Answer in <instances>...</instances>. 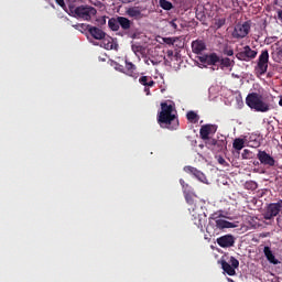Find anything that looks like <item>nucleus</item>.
I'll use <instances>...</instances> for the list:
<instances>
[{
	"label": "nucleus",
	"mask_w": 282,
	"mask_h": 282,
	"mask_svg": "<svg viewBox=\"0 0 282 282\" xmlns=\"http://www.w3.org/2000/svg\"><path fill=\"white\" fill-rule=\"evenodd\" d=\"M156 120L161 129L175 131L180 127L177 110H175V106L169 105L167 102H161V111L158 113Z\"/></svg>",
	"instance_id": "f257e3e1"
},
{
	"label": "nucleus",
	"mask_w": 282,
	"mask_h": 282,
	"mask_svg": "<svg viewBox=\"0 0 282 282\" xmlns=\"http://www.w3.org/2000/svg\"><path fill=\"white\" fill-rule=\"evenodd\" d=\"M226 228H235V225L217 214H212L208 218V224L206 226V232L209 237H217L221 235Z\"/></svg>",
	"instance_id": "f03ea898"
},
{
	"label": "nucleus",
	"mask_w": 282,
	"mask_h": 282,
	"mask_svg": "<svg viewBox=\"0 0 282 282\" xmlns=\"http://www.w3.org/2000/svg\"><path fill=\"white\" fill-rule=\"evenodd\" d=\"M191 220L202 232H204V225L206 224V212L204 210V202L198 200L188 208Z\"/></svg>",
	"instance_id": "7ed1b4c3"
},
{
	"label": "nucleus",
	"mask_w": 282,
	"mask_h": 282,
	"mask_svg": "<svg viewBox=\"0 0 282 282\" xmlns=\"http://www.w3.org/2000/svg\"><path fill=\"white\" fill-rule=\"evenodd\" d=\"M68 10L70 17H75V19H83L84 21H91V17H96L98 13L96 8L90 6L76 7L74 4H68Z\"/></svg>",
	"instance_id": "20e7f679"
},
{
	"label": "nucleus",
	"mask_w": 282,
	"mask_h": 282,
	"mask_svg": "<svg viewBox=\"0 0 282 282\" xmlns=\"http://www.w3.org/2000/svg\"><path fill=\"white\" fill-rule=\"evenodd\" d=\"M246 105H248L250 109H254V111H259L260 113H267V111H270V104L263 101V96L257 93H250L246 97Z\"/></svg>",
	"instance_id": "39448f33"
},
{
	"label": "nucleus",
	"mask_w": 282,
	"mask_h": 282,
	"mask_svg": "<svg viewBox=\"0 0 282 282\" xmlns=\"http://www.w3.org/2000/svg\"><path fill=\"white\" fill-rule=\"evenodd\" d=\"M270 63V53L268 50H262L254 66V74L258 78L268 74V65Z\"/></svg>",
	"instance_id": "423d86ee"
},
{
	"label": "nucleus",
	"mask_w": 282,
	"mask_h": 282,
	"mask_svg": "<svg viewBox=\"0 0 282 282\" xmlns=\"http://www.w3.org/2000/svg\"><path fill=\"white\" fill-rule=\"evenodd\" d=\"M219 263L225 274H228V276L237 275V269L239 268V260H237V258L231 256L229 262L221 259Z\"/></svg>",
	"instance_id": "0eeeda50"
},
{
	"label": "nucleus",
	"mask_w": 282,
	"mask_h": 282,
	"mask_svg": "<svg viewBox=\"0 0 282 282\" xmlns=\"http://www.w3.org/2000/svg\"><path fill=\"white\" fill-rule=\"evenodd\" d=\"M257 54H259L257 50H252L250 45H246L236 54V58L245 63H250V61L257 58Z\"/></svg>",
	"instance_id": "6e6552de"
},
{
	"label": "nucleus",
	"mask_w": 282,
	"mask_h": 282,
	"mask_svg": "<svg viewBox=\"0 0 282 282\" xmlns=\"http://www.w3.org/2000/svg\"><path fill=\"white\" fill-rule=\"evenodd\" d=\"M216 133H217V124L207 123L202 126L199 130L200 139H203L205 144L206 142H210V140H213L210 135H215Z\"/></svg>",
	"instance_id": "1a4fd4ad"
},
{
	"label": "nucleus",
	"mask_w": 282,
	"mask_h": 282,
	"mask_svg": "<svg viewBox=\"0 0 282 282\" xmlns=\"http://www.w3.org/2000/svg\"><path fill=\"white\" fill-rule=\"evenodd\" d=\"M206 145L214 151V153H221V151H226L228 147V141L226 139L217 140L210 139L206 141Z\"/></svg>",
	"instance_id": "9d476101"
},
{
	"label": "nucleus",
	"mask_w": 282,
	"mask_h": 282,
	"mask_svg": "<svg viewBox=\"0 0 282 282\" xmlns=\"http://www.w3.org/2000/svg\"><path fill=\"white\" fill-rule=\"evenodd\" d=\"M282 210V202L271 203L267 206V209L263 214L264 219L270 220L274 219Z\"/></svg>",
	"instance_id": "9b49d317"
},
{
	"label": "nucleus",
	"mask_w": 282,
	"mask_h": 282,
	"mask_svg": "<svg viewBox=\"0 0 282 282\" xmlns=\"http://www.w3.org/2000/svg\"><path fill=\"white\" fill-rule=\"evenodd\" d=\"M247 34H250V23L245 22L242 24H237L232 32L234 39H246Z\"/></svg>",
	"instance_id": "f8f14e48"
},
{
	"label": "nucleus",
	"mask_w": 282,
	"mask_h": 282,
	"mask_svg": "<svg viewBox=\"0 0 282 282\" xmlns=\"http://www.w3.org/2000/svg\"><path fill=\"white\" fill-rule=\"evenodd\" d=\"M257 159L264 166H274V164H276V161L274 160V158L265 151H261V150L258 151Z\"/></svg>",
	"instance_id": "ddd939ff"
},
{
	"label": "nucleus",
	"mask_w": 282,
	"mask_h": 282,
	"mask_svg": "<svg viewBox=\"0 0 282 282\" xmlns=\"http://www.w3.org/2000/svg\"><path fill=\"white\" fill-rule=\"evenodd\" d=\"M216 242L220 248H232L235 246V236L227 234L217 238Z\"/></svg>",
	"instance_id": "4468645a"
},
{
	"label": "nucleus",
	"mask_w": 282,
	"mask_h": 282,
	"mask_svg": "<svg viewBox=\"0 0 282 282\" xmlns=\"http://www.w3.org/2000/svg\"><path fill=\"white\" fill-rule=\"evenodd\" d=\"M86 30L96 41H102V39L107 36V33H105L100 28L93 26L90 24L87 25Z\"/></svg>",
	"instance_id": "2eb2a0df"
},
{
	"label": "nucleus",
	"mask_w": 282,
	"mask_h": 282,
	"mask_svg": "<svg viewBox=\"0 0 282 282\" xmlns=\"http://www.w3.org/2000/svg\"><path fill=\"white\" fill-rule=\"evenodd\" d=\"M219 55L217 53H210L200 57V63H206V65H217L219 64Z\"/></svg>",
	"instance_id": "dca6fc26"
},
{
	"label": "nucleus",
	"mask_w": 282,
	"mask_h": 282,
	"mask_svg": "<svg viewBox=\"0 0 282 282\" xmlns=\"http://www.w3.org/2000/svg\"><path fill=\"white\" fill-rule=\"evenodd\" d=\"M204 50H206V43L203 40L192 42V52H194V54H202Z\"/></svg>",
	"instance_id": "f3484780"
},
{
	"label": "nucleus",
	"mask_w": 282,
	"mask_h": 282,
	"mask_svg": "<svg viewBox=\"0 0 282 282\" xmlns=\"http://www.w3.org/2000/svg\"><path fill=\"white\" fill-rule=\"evenodd\" d=\"M263 252L269 263H272L273 265H279L280 262L274 256V253L272 252V249L270 247H264Z\"/></svg>",
	"instance_id": "a211bd4d"
},
{
	"label": "nucleus",
	"mask_w": 282,
	"mask_h": 282,
	"mask_svg": "<svg viewBox=\"0 0 282 282\" xmlns=\"http://www.w3.org/2000/svg\"><path fill=\"white\" fill-rule=\"evenodd\" d=\"M131 50L135 56L144 58L147 56V48L140 44H132Z\"/></svg>",
	"instance_id": "6ab92c4d"
},
{
	"label": "nucleus",
	"mask_w": 282,
	"mask_h": 282,
	"mask_svg": "<svg viewBox=\"0 0 282 282\" xmlns=\"http://www.w3.org/2000/svg\"><path fill=\"white\" fill-rule=\"evenodd\" d=\"M127 14H128V17H130L131 19H137V20L142 19V11H140V8H138V7L129 8V9L127 10Z\"/></svg>",
	"instance_id": "aec40b11"
},
{
	"label": "nucleus",
	"mask_w": 282,
	"mask_h": 282,
	"mask_svg": "<svg viewBox=\"0 0 282 282\" xmlns=\"http://www.w3.org/2000/svg\"><path fill=\"white\" fill-rule=\"evenodd\" d=\"M218 65L220 69H228V67H232L235 65V61L229 57H220Z\"/></svg>",
	"instance_id": "412c9836"
},
{
	"label": "nucleus",
	"mask_w": 282,
	"mask_h": 282,
	"mask_svg": "<svg viewBox=\"0 0 282 282\" xmlns=\"http://www.w3.org/2000/svg\"><path fill=\"white\" fill-rule=\"evenodd\" d=\"M102 47H105V50H118V44H116L111 37H104Z\"/></svg>",
	"instance_id": "4be33fe9"
},
{
	"label": "nucleus",
	"mask_w": 282,
	"mask_h": 282,
	"mask_svg": "<svg viewBox=\"0 0 282 282\" xmlns=\"http://www.w3.org/2000/svg\"><path fill=\"white\" fill-rule=\"evenodd\" d=\"M138 67L135 64L129 62V59H126V74L127 76H131L132 78L135 76Z\"/></svg>",
	"instance_id": "5701e85b"
},
{
	"label": "nucleus",
	"mask_w": 282,
	"mask_h": 282,
	"mask_svg": "<svg viewBox=\"0 0 282 282\" xmlns=\"http://www.w3.org/2000/svg\"><path fill=\"white\" fill-rule=\"evenodd\" d=\"M139 83L140 85H143V87H155V82L151 76H141Z\"/></svg>",
	"instance_id": "b1692460"
},
{
	"label": "nucleus",
	"mask_w": 282,
	"mask_h": 282,
	"mask_svg": "<svg viewBox=\"0 0 282 282\" xmlns=\"http://www.w3.org/2000/svg\"><path fill=\"white\" fill-rule=\"evenodd\" d=\"M118 23L119 28L123 29L124 32H127V30H131V20H129L128 18L118 17Z\"/></svg>",
	"instance_id": "393cba45"
},
{
	"label": "nucleus",
	"mask_w": 282,
	"mask_h": 282,
	"mask_svg": "<svg viewBox=\"0 0 282 282\" xmlns=\"http://www.w3.org/2000/svg\"><path fill=\"white\" fill-rule=\"evenodd\" d=\"M108 28H110V30L112 32H118V30H120V24L118 22V17L117 18H111L108 20Z\"/></svg>",
	"instance_id": "a878e982"
},
{
	"label": "nucleus",
	"mask_w": 282,
	"mask_h": 282,
	"mask_svg": "<svg viewBox=\"0 0 282 282\" xmlns=\"http://www.w3.org/2000/svg\"><path fill=\"white\" fill-rule=\"evenodd\" d=\"M186 118L188 122H192L193 124H197L199 122V116H197V112L191 110L186 113Z\"/></svg>",
	"instance_id": "bb28decb"
},
{
	"label": "nucleus",
	"mask_w": 282,
	"mask_h": 282,
	"mask_svg": "<svg viewBox=\"0 0 282 282\" xmlns=\"http://www.w3.org/2000/svg\"><path fill=\"white\" fill-rule=\"evenodd\" d=\"M246 144V141L241 138H237L234 140L232 147L236 151H241Z\"/></svg>",
	"instance_id": "cd10ccee"
},
{
	"label": "nucleus",
	"mask_w": 282,
	"mask_h": 282,
	"mask_svg": "<svg viewBox=\"0 0 282 282\" xmlns=\"http://www.w3.org/2000/svg\"><path fill=\"white\" fill-rule=\"evenodd\" d=\"M184 197H185V202L189 205V208H193V206H195V203L199 202V200H195V198L193 197V194L188 192H184Z\"/></svg>",
	"instance_id": "c85d7f7f"
},
{
	"label": "nucleus",
	"mask_w": 282,
	"mask_h": 282,
	"mask_svg": "<svg viewBox=\"0 0 282 282\" xmlns=\"http://www.w3.org/2000/svg\"><path fill=\"white\" fill-rule=\"evenodd\" d=\"M159 6L160 8H162V10H173V3L171 1L167 0H159Z\"/></svg>",
	"instance_id": "c756f323"
},
{
	"label": "nucleus",
	"mask_w": 282,
	"mask_h": 282,
	"mask_svg": "<svg viewBox=\"0 0 282 282\" xmlns=\"http://www.w3.org/2000/svg\"><path fill=\"white\" fill-rule=\"evenodd\" d=\"M194 177H196V180H198L199 182H203V184H206L207 180H206V175L204 174V172L196 170Z\"/></svg>",
	"instance_id": "7c9ffc66"
},
{
	"label": "nucleus",
	"mask_w": 282,
	"mask_h": 282,
	"mask_svg": "<svg viewBox=\"0 0 282 282\" xmlns=\"http://www.w3.org/2000/svg\"><path fill=\"white\" fill-rule=\"evenodd\" d=\"M194 177H196V180H198L199 182H203V184H206L207 180H206V175L204 174V172L196 170Z\"/></svg>",
	"instance_id": "2f4dec72"
},
{
	"label": "nucleus",
	"mask_w": 282,
	"mask_h": 282,
	"mask_svg": "<svg viewBox=\"0 0 282 282\" xmlns=\"http://www.w3.org/2000/svg\"><path fill=\"white\" fill-rule=\"evenodd\" d=\"M194 177H196V180H198L199 182H203V184H206L207 180H206V175L204 174V172L196 170Z\"/></svg>",
	"instance_id": "473e14b6"
},
{
	"label": "nucleus",
	"mask_w": 282,
	"mask_h": 282,
	"mask_svg": "<svg viewBox=\"0 0 282 282\" xmlns=\"http://www.w3.org/2000/svg\"><path fill=\"white\" fill-rule=\"evenodd\" d=\"M162 41L165 45H175L180 41V37H163Z\"/></svg>",
	"instance_id": "72a5a7b5"
},
{
	"label": "nucleus",
	"mask_w": 282,
	"mask_h": 282,
	"mask_svg": "<svg viewBox=\"0 0 282 282\" xmlns=\"http://www.w3.org/2000/svg\"><path fill=\"white\" fill-rule=\"evenodd\" d=\"M245 186L248 191H257V182H253V181L246 182Z\"/></svg>",
	"instance_id": "f704fd0d"
},
{
	"label": "nucleus",
	"mask_w": 282,
	"mask_h": 282,
	"mask_svg": "<svg viewBox=\"0 0 282 282\" xmlns=\"http://www.w3.org/2000/svg\"><path fill=\"white\" fill-rule=\"evenodd\" d=\"M185 173H188L189 175H195V173L197 172L196 167H193L191 165H186L184 167Z\"/></svg>",
	"instance_id": "c9c22d12"
},
{
	"label": "nucleus",
	"mask_w": 282,
	"mask_h": 282,
	"mask_svg": "<svg viewBox=\"0 0 282 282\" xmlns=\"http://www.w3.org/2000/svg\"><path fill=\"white\" fill-rule=\"evenodd\" d=\"M144 63L145 65H158V61L151 59L150 57H147V55L144 57Z\"/></svg>",
	"instance_id": "e433bc0d"
},
{
	"label": "nucleus",
	"mask_w": 282,
	"mask_h": 282,
	"mask_svg": "<svg viewBox=\"0 0 282 282\" xmlns=\"http://www.w3.org/2000/svg\"><path fill=\"white\" fill-rule=\"evenodd\" d=\"M223 53L225 54V56H234L235 55V51L232 48H224Z\"/></svg>",
	"instance_id": "4c0bfd02"
},
{
	"label": "nucleus",
	"mask_w": 282,
	"mask_h": 282,
	"mask_svg": "<svg viewBox=\"0 0 282 282\" xmlns=\"http://www.w3.org/2000/svg\"><path fill=\"white\" fill-rule=\"evenodd\" d=\"M276 36H270V37H265L264 42L267 43V45H271V43H274L276 41Z\"/></svg>",
	"instance_id": "58836bf2"
},
{
	"label": "nucleus",
	"mask_w": 282,
	"mask_h": 282,
	"mask_svg": "<svg viewBox=\"0 0 282 282\" xmlns=\"http://www.w3.org/2000/svg\"><path fill=\"white\" fill-rule=\"evenodd\" d=\"M217 28H224L226 25V19H218L216 20Z\"/></svg>",
	"instance_id": "ea45409f"
},
{
	"label": "nucleus",
	"mask_w": 282,
	"mask_h": 282,
	"mask_svg": "<svg viewBox=\"0 0 282 282\" xmlns=\"http://www.w3.org/2000/svg\"><path fill=\"white\" fill-rule=\"evenodd\" d=\"M55 3H57V6L63 9L67 8V6L65 4V0H55Z\"/></svg>",
	"instance_id": "a19ab883"
},
{
	"label": "nucleus",
	"mask_w": 282,
	"mask_h": 282,
	"mask_svg": "<svg viewBox=\"0 0 282 282\" xmlns=\"http://www.w3.org/2000/svg\"><path fill=\"white\" fill-rule=\"evenodd\" d=\"M170 28H173L174 30H178L177 20H172V21L170 22Z\"/></svg>",
	"instance_id": "79ce46f5"
},
{
	"label": "nucleus",
	"mask_w": 282,
	"mask_h": 282,
	"mask_svg": "<svg viewBox=\"0 0 282 282\" xmlns=\"http://www.w3.org/2000/svg\"><path fill=\"white\" fill-rule=\"evenodd\" d=\"M249 154H250V150H248V149L243 150V152H242L243 160H248Z\"/></svg>",
	"instance_id": "37998d69"
},
{
	"label": "nucleus",
	"mask_w": 282,
	"mask_h": 282,
	"mask_svg": "<svg viewBox=\"0 0 282 282\" xmlns=\"http://www.w3.org/2000/svg\"><path fill=\"white\" fill-rule=\"evenodd\" d=\"M275 54H276L278 58H282V47H278L275 50Z\"/></svg>",
	"instance_id": "c03bdc74"
},
{
	"label": "nucleus",
	"mask_w": 282,
	"mask_h": 282,
	"mask_svg": "<svg viewBox=\"0 0 282 282\" xmlns=\"http://www.w3.org/2000/svg\"><path fill=\"white\" fill-rule=\"evenodd\" d=\"M218 164L224 166V164H226V159H224V156H218Z\"/></svg>",
	"instance_id": "a18cd8bd"
},
{
	"label": "nucleus",
	"mask_w": 282,
	"mask_h": 282,
	"mask_svg": "<svg viewBox=\"0 0 282 282\" xmlns=\"http://www.w3.org/2000/svg\"><path fill=\"white\" fill-rule=\"evenodd\" d=\"M151 86H144V93L147 94V96H151Z\"/></svg>",
	"instance_id": "49530a36"
},
{
	"label": "nucleus",
	"mask_w": 282,
	"mask_h": 282,
	"mask_svg": "<svg viewBox=\"0 0 282 282\" xmlns=\"http://www.w3.org/2000/svg\"><path fill=\"white\" fill-rule=\"evenodd\" d=\"M68 6H74L78 0H66Z\"/></svg>",
	"instance_id": "de8ad7c7"
},
{
	"label": "nucleus",
	"mask_w": 282,
	"mask_h": 282,
	"mask_svg": "<svg viewBox=\"0 0 282 282\" xmlns=\"http://www.w3.org/2000/svg\"><path fill=\"white\" fill-rule=\"evenodd\" d=\"M119 70H120L122 74H127V70H124V67H122V66L119 67Z\"/></svg>",
	"instance_id": "09e8293b"
},
{
	"label": "nucleus",
	"mask_w": 282,
	"mask_h": 282,
	"mask_svg": "<svg viewBox=\"0 0 282 282\" xmlns=\"http://www.w3.org/2000/svg\"><path fill=\"white\" fill-rule=\"evenodd\" d=\"M180 184H181V186H183V188H184V186L186 185V182H184V180H180Z\"/></svg>",
	"instance_id": "8fccbe9b"
},
{
	"label": "nucleus",
	"mask_w": 282,
	"mask_h": 282,
	"mask_svg": "<svg viewBox=\"0 0 282 282\" xmlns=\"http://www.w3.org/2000/svg\"><path fill=\"white\" fill-rule=\"evenodd\" d=\"M167 56H173V51H167Z\"/></svg>",
	"instance_id": "3c124183"
},
{
	"label": "nucleus",
	"mask_w": 282,
	"mask_h": 282,
	"mask_svg": "<svg viewBox=\"0 0 282 282\" xmlns=\"http://www.w3.org/2000/svg\"><path fill=\"white\" fill-rule=\"evenodd\" d=\"M186 188H188V184H185V186L183 187L185 193H186Z\"/></svg>",
	"instance_id": "603ef678"
},
{
	"label": "nucleus",
	"mask_w": 282,
	"mask_h": 282,
	"mask_svg": "<svg viewBox=\"0 0 282 282\" xmlns=\"http://www.w3.org/2000/svg\"><path fill=\"white\" fill-rule=\"evenodd\" d=\"M279 105L282 107V97L280 98Z\"/></svg>",
	"instance_id": "864d4df0"
},
{
	"label": "nucleus",
	"mask_w": 282,
	"mask_h": 282,
	"mask_svg": "<svg viewBox=\"0 0 282 282\" xmlns=\"http://www.w3.org/2000/svg\"><path fill=\"white\" fill-rule=\"evenodd\" d=\"M205 239H210V238H208V235H205Z\"/></svg>",
	"instance_id": "5fc2aeb1"
},
{
	"label": "nucleus",
	"mask_w": 282,
	"mask_h": 282,
	"mask_svg": "<svg viewBox=\"0 0 282 282\" xmlns=\"http://www.w3.org/2000/svg\"><path fill=\"white\" fill-rule=\"evenodd\" d=\"M131 39H135V34H133V35L131 36Z\"/></svg>",
	"instance_id": "6e6d98bb"
}]
</instances>
